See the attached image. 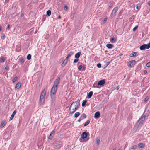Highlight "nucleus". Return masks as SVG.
<instances>
[{"label": "nucleus", "instance_id": "2eb2a0df", "mask_svg": "<svg viewBox=\"0 0 150 150\" xmlns=\"http://www.w3.org/2000/svg\"><path fill=\"white\" fill-rule=\"evenodd\" d=\"M16 113V110H15L14 111L13 113L12 114V115H11V117L10 118V120H11L13 119V118L15 115Z\"/></svg>", "mask_w": 150, "mask_h": 150}, {"label": "nucleus", "instance_id": "c03bdc74", "mask_svg": "<svg viewBox=\"0 0 150 150\" xmlns=\"http://www.w3.org/2000/svg\"><path fill=\"white\" fill-rule=\"evenodd\" d=\"M74 15H75V13H73L72 14H71V18H74Z\"/></svg>", "mask_w": 150, "mask_h": 150}, {"label": "nucleus", "instance_id": "0e129e2a", "mask_svg": "<svg viewBox=\"0 0 150 150\" xmlns=\"http://www.w3.org/2000/svg\"><path fill=\"white\" fill-rule=\"evenodd\" d=\"M118 150H122L121 149H119Z\"/></svg>", "mask_w": 150, "mask_h": 150}, {"label": "nucleus", "instance_id": "c756f323", "mask_svg": "<svg viewBox=\"0 0 150 150\" xmlns=\"http://www.w3.org/2000/svg\"><path fill=\"white\" fill-rule=\"evenodd\" d=\"M110 40L112 42H115L116 41L114 37L112 38Z\"/></svg>", "mask_w": 150, "mask_h": 150}, {"label": "nucleus", "instance_id": "1a4fd4ad", "mask_svg": "<svg viewBox=\"0 0 150 150\" xmlns=\"http://www.w3.org/2000/svg\"><path fill=\"white\" fill-rule=\"evenodd\" d=\"M55 133V131L54 130H53L50 133V134L49 135V136L48 137V139L50 140L52 139L53 138V137Z\"/></svg>", "mask_w": 150, "mask_h": 150}, {"label": "nucleus", "instance_id": "423d86ee", "mask_svg": "<svg viewBox=\"0 0 150 150\" xmlns=\"http://www.w3.org/2000/svg\"><path fill=\"white\" fill-rule=\"evenodd\" d=\"M60 78L59 77H57L55 81L53 86L57 87L60 82Z\"/></svg>", "mask_w": 150, "mask_h": 150}, {"label": "nucleus", "instance_id": "a878e982", "mask_svg": "<svg viewBox=\"0 0 150 150\" xmlns=\"http://www.w3.org/2000/svg\"><path fill=\"white\" fill-rule=\"evenodd\" d=\"M81 119H83L85 118H86V115L84 114L83 113L81 115V117H80Z\"/></svg>", "mask_w": 150, "mask_h": 150}, {"label": "nucleus", "instance_id": "72a5a7b5", "mask_svg": "<svg viewBox=\"0 0 150 150\" xmlns=\"http://www.w3.org/2000/svg\"><path fill=\"white\" fill-rule=\"evenodd\" d=\"M47 16H49L51 14V11L50 10H48L47 12Z\"/></svg>", "mask_w": 150, "mask_h": 150}, {"label": "nucleus", "instance_id": "a18cd8bd", "mask_svg": "<svg viewBox=\"0 0 150 150\" xmlns=\"http://www.w3.org/2000/svg\"><path fill=\"white\" fill-rule=\"evenodd\" d=\"M5 38V35H4L2 36L1 38V39L2 40L4 39Z\"/></svg>", "mask_w": 150, "mask_h": 150}, {"label": "nucleus", "instance_id": "e433bc0d", "mask_svg": "<svg viewBox=\"0 0 150 150\" xmlns=\"http://www.w3.org/2000/svg\"><path fill=\"white\" fill-rule=\"evenodd\" d=\"M5 60L4 58V57H2L0 59V61L1 62H3Z\"/></svg>", "mask_w": 150, "mask_h": 150}, {"label": "nucleus", "instance_id": "393cba45", "mask_svg": "<svg viewBox=\"0 0 150 150\" xmlns=\"http://www.w3.org/2000/svg\"><path fill=\"white\" fill-rule=\"evenodd\" d=\"M21 86V83H18L16 84L15 87V88L17 89H19L20 88Z\"/></svg>", "mask_w": 150, "mask_h": 150}, {"label": "nucleus", "instance_id": "8fccbe9b", "mask_svg": "<svg viewBox=\"0 0 150 150\" xmlns=\"http://www.w3.org/2000/svg\"><path fill=\"white\" fill-rule=\"evenodd\" d=\"M107 20V18H105L103 20V22L104 23H105Z\"/></svg>", "mask_w": 150, "mask_h": 150}, {"label": "nucleus", "instance_id": "3c124183", "mask_svg": "<svg viewBox=\"0 0 150 150\" xmlns=\"http://www.w3.org/2000/svg\"><path fill=\"white\" fill-rule=\"evenodd\" d=\"M8 69V67H6L5 68V70H7Z\"/></svg>", "mask_w": 150, "mask_h": 150}, {"label": "nucleus", "instance_id": "58836bf2", "mask_svg": "<svg viewBox=\"0 0 150 150\" xmlns=\"http://www.w3.org/2000/svg\"><path fill=\"white\" fill-rule=\"evenodd\" d=\"M149 98V97L148 96H147L144 99V101L145 102H146Z\"/></svg>", "mask_w": 150, "mask_h": 150}, {"label": "nucleus", "instance_id": "680f3d73", "mask_svg": "<svg viewBox=\"0 0 150 150\" xmlns=\"http://www.w3.org/2000/svg\"><path fill=\"white\" fill-rule=\"evenodd\" d=\"M61 18V16H59L58 17V18L60 19V18Z\"/></svg>", "mask_w": 150, "mask_h": 150}, {"label": "nucleus", "instance_id": "052dcab7", "mask_svg": "<svg viewBox=\"0 0 150 150\" xmlns=\"http://www.w3.org/2000/svg\"><path fill=\"white\" fill-rule=\"evenodd\" d=\"M1 29H2V28L0 26V31H1Z\"/></svg>", "mask_w": 150, "mask_h": 150}, {"label": "nucleus", "instance_id": "dca6fc26", "mask_svg": "<svg viewBox=\"0 0 150 150\" xmlns=\"http://www.w3.org/2000/svg\"><path fill=\"white\" fill-rule=\"evenodd\" d=\"M144 146L145 144L143 143H140L138 144V147L139 148H144Z\"/></svg>", "mask_w": 150, "mask_h": 150}, {"label": "nucleus", "instance_id": "7ed1b4c3", "mask_svg": "<svg viewBox=\"0 0 150 150\" xmlns=\"http://www.w3.org/2000/svg\"><path fill=\"white\" fill-rule=\"evenodd\" d=\"M78 109L76 107L72 106L71 105L69 108V111L70 113H73Z\"/></svg>", "mask_w": 150, "mask_h": 150}, {"label": "nucleus", "instance_id": "9b49d317", "mask_svg": "<svg viewBox=\"0 0 150 150\" xmlns=\"http://www.w3.org/2000/svg\"><path fill=\"white\" fill-rule=\"evenodd\" d=\"M100 112L99 111H97L95 114L94 117L96 119H98L100 117Z\"/></svg>", "mask_w": 150, "mask_h": 150}, {"label": "nucleus", "instance_id": "bb28decb", "mask_svg": "<svg viewBox=\"0 0 150 150\" xmlns=\"http://www.w3.org/2000/svg\"><path fill=\"white\" fill-rule=\"evenodd\" d=\"M140 49L141 50H143L145 49V47L144 44L143 45L140 47H139Z\"/></svg>", "mask_w": 150, "mask_h": 150}, {"label": "nucleus", "instance_id": "e2e57ef3", "mask_svg": "<svg viewBox=\"0 0 150 150\" xmlns=\"http://www.w3.org/2000/svg\"><path fill=\"white\" fill-rule=\"evenodd\" d=\"M111 8V6H110L109 7V8Z\"/></svg>", "mask_w": 150, "mask_h": 150}, {"label": "nucleus", "instance_id": "f03ea898", "mask_svg": "<svg viewBox=\"0 0 150 150\" xmlns=\"http://www.w3.org/2000/svg\"><path fill=\"white\" fill-rule=\"evenodd\" d=\"M46 94L45 90V89H43L42 91L40 96V103H43L44 100V98Z\"/></svg>", "mask_w": 150, "mask_h": 150}, {"label": "nucleus", "instance_id": "de8ad7c7", "mask_svg": "<svg viewBox=\"0 0 150 150\" xmlns=\"http://www.w3.org/2000/svg\"><path fill=\"white\" fill-rule=\"evenodd\" d=\"M97 66L99 68H100L101 67V64H98L97 65Z\"/></svg>", "mask_w": 150, "mask_h": 150}, {"label": "nucleus", "instance_id": "774afa93", "mask_svg": "<svg viewBox=\"0 0 150 150\" xmlns=\"http://www.w3.org/2000/svg\"><path fill=\"white\" fill-rule=\"evenodd\" d=\"M149 42H150V41Z\"/></svg>", "mask_w": 150, "mask_h": 150}, {"label": "nucleus", "instance_id": "f257e3e1", "mask_svg": "<svg viewBox=\"0 0 150 150\" xmlns=\"http://www.w3.org/2000/svg\"><path fill=\"white\" fill-rule=\"evenodd\" d=\"M57 90V87L53 86L51 88L50 94L51 98L52 99L55 98V95L56 93Z\"/></svg>", "mask_w": 150, "mask_h": 150}, {"label": "nucleus", "instance_id": "c9c22d12", "mask_svg": "<svg viewBox=\"0 0 150 150\" xmlns=\"http://www.w3.org/2000/svg\"><path fill=\"white\" fill-rule=\"evenodd\" d=\"M87 102V101L86 100H84L82 103V106H83V107L84 106H85V105H86V103Z\"/></svg>", "mask_w": 150, "mask_h": 150}, {"label": "nucleus", "instance_id": "412c9836", "mask_svg": "<svg viewBox=\"0 0 150 150\" xmlns=\"http://www.w3.org/2000/svg\"><path fill=\"white\" fill-rule=\"evenodd\" d=\"M93 94V92L92 91H90V92H89L88 93V95L87 96V98L88 99L90 98L92 96Z\"/></svg>", "mask_w": 150, "mask_h": 150}, {"label": "nucleus", "instance_id": "a19ab883", "mask_svg": "<svg viewBox=\"0 0 150 150\" xmlns=\"http://www.w3.org/2000/svg\"><path fill=\"white\" fill-rule=\"evenodd\" d=\"M146 66L147 67H150V62L147 63L146 64Z\"/></svg>", "mask_w": 150, "mask_h": 150}, {"label": "nucleus", "instance_id": "c85d7f7f", "mask_svg": "<svg viewBox=\"0 0 150 150\" xmlns=\"http://www.w3.org/2000/svg\"><path fill=\"white\" fill-rule=\"evenodd\" d=\"M90 121L89 120H88L85 122V123L84 124V126L85 127L87 126L90 123Z\"/></svg>", "mask_w": 150, "mask_h": 150}, {"label": "nucleus", "instance_id": "bf43d9fd", "mask_svg": "<svg viewBox=\"0 0 150 150\" xmlns=\"http://www.w3.org/2000/svg\"><path fill=\"white\" fill-rule=\"evenodd\" d=\"M9 1V0H6L5 2H8Z\"/></svg>", "mask_w": 150, "mask_h": 150}, {"label": "nucleus", "instance_id": "5fc2aeb1", "mask_svg": "<svg viewBox=\"0 0 150 150\" xmlns=\"http://www.w3.org/2000/svg\"><path fill=\"white\" fill-rule=\"evenodd\" d=\"M117 90H118L119 89V86H118L117 87Z\"/></svg>", "mask_w": 150, "mask_h": 150}, {"label": "nucleus", "instance_id": "4d7b16f0", "mask_svg": "<svg viewBox=\"0 0 150 150\" xmlns=\"http://www.w3.org/2000/svg\"><path fill=\"white\" fill-rule=\"evenodd\" d=\"M136 8L137 9H138L139 8V7L138 6H137L136 7Z\"/></svg>", "mask_w": 150, "mask_h": 150}, {"label": "nucleus", "instance_id": "cd10ccee", "mask_svg": "<svg viewBox=\"0 0 150 150\" xmlns=\"http://www.w3.org/2000/svg\"><path fill=\"white\" fill-rule=\"evenodd\" d=\"M80 115V113L79 112H78L75 113L74 114V117L75 118L79 116Z\"/></svg>", "mask_w": 150, "mask_h": 150}, {"label": "nucleus", "instance_id": "4be33fe9", "mask_svg": "<svg viewBox=\"0 0 150 150\" xmlns=\"http://www.w3.org/2000/svg\"><path fill=\"white\" fill-rule=\"evenodd\" d=\"M145 49H149L150 47V42H149V43L146 44H144Z\"/></svg>", "mask_w": 150, "mask_h": 150}, {"label": "nucleus", "instance_id": "473e14b6", "mask_svg": "<svg viewBox=\"0 0 150 150\" xmlns=\"http://www.w3.org/2000/svg\"><path fill=\"white\" fill-rule=\"evenodd\" d=\"M100 142V139L99 138H97L96 139V144L98 145L99 144Z\"/></svg>", "mask_w": 150, "mask_h": 150}, {"label": "nucleus", "instance_id": "f3484780", "mask_svg": "<svg viewBox=\"0 0 150 150\" xmlns=\"http://www.w3.org/2000/svg\"><path fill=\"white\" fill-rule=\"evenodd\" d=\"M106 47L108 49H111L114 47V45L110 44H108L106 45Z\"/></svg>", "mask_w": 150, "mask_h": 150}, {"label": "nucleus", "instance_id": "f8f14e48", "mask_svg": "<svg viewBox=\"0 0 150 150\" xmlns=\"http://www.w3.org/2000/svg\"><path fill=\"white\" fill-rule=\"evenodd\" d=\"M105 83V81L104 80H101L98 81V84L99 85H103Z\"/></svg>", "mask_w": 150, "mask_h": 150}, {"label": "nucleus", "instance_id": "5701e85b", "mask_svg": "<svg viewBox=\"0 0 150 150\" xmlns=\"http://www.w3.org/2000/svg\"><path fill=\"white\" fill-rule=\"evenodd\" d=\"M19 61L20 64H22L24 62V60L22 58H20L19 59Z\"/></svg>", "mask_w": 150, "mask_h": 150}, {"label": "nucleus", "instance_id": "09e8293b", "mask_svg": "<svg viewBox=\"0 0 150 150\" xmlns=\"http://www.w3.org/2000/svg\"><path fill=\"white\" fill-rule=\"evenodd\" d=\"M68 9V7L67 6H65L64 7V9L65 10H66Z\"/></svg>", "mask_w": 150, "mask_h": 150}, {"label": "nucleus", "instance_id": "13d9d810", "mask_svg": "<svg viewBox=\"0 0 150 150\" xmlns=\"http://www.w3.org/2000/svg\"><path fill=\"white\" fill-rule=\"evenodd\" d=\"M116 149H117L116 147H115L113 149V150H116Z\"/></svg>", "mask_w": 150, "mask_h": 150}, {"label": "nucleus", "instance_id": "20e7f679", "mask_svg": "<svg viewBox=\"0 0 150 150\" xmlns=\"http://www.w3.org/2000/svg\"><path fill=\"white\" fill-rule=\"evenodd\" d=\"M118 9V8L117 7H116L114 8L110 16V17L111 18H112V17L115 16V13L117 11Z\"/></svg>", "mask_w": 150, "mask_h": 150}, {"label": "nucleus", "instance_id": "ddd939ff", "mask_svg": "<svg viewBox=\"0 0 150 150\" xmlns=\"http://www.w3.org/2000/svg\"><path fill=\"white\" fill-rule=\"evenodd\" d=\"M87 136V133L86 132H83L81 135V138L82 139L86 138Z\"/></svg>", "mask_w": 150, "mask_h": 150}, {"label": "nucleus", "instance_id": "7c9ffc66", "mask_svg": "<svg viewBox=\"0 0 150 150\" xmlns=\"http://www.w3.org/2000/svg\"><path fill=\"white\" fill-rule=\"evenodd\" d=\"M18 77H15L12 80V81L13 83L15 82L17 80Z\"/></svg>", "mask_w": 150, "mask_h": 150}, {"label": "nucleus", "instance_id": "b1692460", "mask_svg": "<svg viewBox=\"0 0 150 150\" xmlns=\"http://www.w3.org/2000/svg\"><path fill=\"white\" fill-rule=\"evenodd\" d=\"M145 119V115H142V116L141 118L139 119V121L141 120L142 122H144Z\"/></svg>", "mask_w": 150, "mask_h": 150}, {"label": "nucleus", "instance_id": "0eeeda50", "mask_svg": "<svg viewBox=\"0 0 150 150\" xmlns=\"http://www.w3.org/2000/svg\"><path fill=\"white\" fill-rule=\"evenodd\" d=\"M71 105L72 106H74L75 107H76V108L78 109L79 106V104L77 101H75L73 102L71 104Z\"/></svg>", "mask_w": 150, "mask_h": 150}, {"label": "nucleus", "instance_id": "6e6552de", "mask_svg": "<svg viewBox=\"0 0 150 150\" xmlns=\"http://www.w3.org/2000/svg\"><path fill=\"white\" fill-rule=\"evenodd\" d=\"M60 142H56L54 143L55 147L57 149H58L61 147V144H60Z\"/></svg>", "mask_w": 150, "mask_h": 150}, {"label": "nucleus", "instance_id": "9d476101", "mask_svg": "<svg viewBox=\"0 0 150 150\" xmlns=\"http://www.w3.org/2000/svg\"><path fill=\"white\" fill-rule=\"evenodd\" d=\"M143 122H142L141 120L139 121V120L136 123V125L138 127H139L142 125Z\"/></svg>", "mask_w": 150, "mask_h": 150}, {"label": "nucleus", "instance_id": "79ce46f5", "mask_svg": "<svg viewBox=\"0 0 150 150\" xmlns=\"http://www.w3.org/2000/svg\"><path fill=\"white\" fill-rule=\"evenodd\" d=\"M138 27V26H136L135 27H134L133 29V31H135L136 30V29Z\"/></svg>", "mask_w": 150, "mask_h": 150}, {"label": "nucleus", "instance_id": "aec40b11", "mask_svg": "<svg viewBox=\"0 0 150 150\" xmlns=\"http://www.w3.org/2000/svg\"><path fill=\"white\" fill-rule=\"evenodd\" d=\"M74 54V53L73 52H70L69 54L67 55V57L66 58L68 59L72 55Z\"/></svg>", "mask_w": 150, "mask_h": 150}, {"label": "nucleus", "instance_id": "603ef678", "mask_svg": "<svg viewBox=\"0 0 150 150\" xmlns=\"http://www.w3.org/2000/svg\"><path fill=\"white\" fill-rule=\"evenodd\" d=\"M144 74H146L147 73V71L146 70H145L144 71Z\"/></svg>", "mask_w": 150, "mask_h": 150}, {"label": "nucleus", "instance_id": "39448f33", "mask_svg": "<svg viewBox=\"0 0 150 150\" xmlns=\"http://www.w3.org/2000/svg\"><path fill=\"white\" fill-rule=\"evenodd\" d=\"M135 61L134 60H132L129 62L128 63L127 65L129 67H133V66L135 65Z\"/></svg>", "mask_w": 150, "mask_h": 150}, {"label": "nucleus", "instance_id": "f704fd0d", "mask_svg": "<svg viewBox=\"0 0 150 150\" xmlns=\"http://www.w3.org/2000/svg\"><path fill=\"white\" fill-rule=\"evenodd\" d=\"M31 55L30 54H29L27 56V59L28 60H29L31 59Z\"/></svg>", "mask_w": 150, "mask_h": 150}, {"label": "nucleus", "instance_id": "6ab92c4d", "mask_svg": "<svg viewBox=\"0 0 150 150\" xmlns=\"http://www.w3.org/2000/svg\"><path fill=\"white\" fill-rule=\"evenodd\" d=\"M68 60V59L66 58L63 61V63L62 64V66H64L67 62Z\"/></svg>", "mask_w": 150, "mask_h": 150}, {"label": "nucleus", "instance_id": "49530a36", "mask_svg": "<svg viewBox=\"0 0 150 150\" xmlns=\"http://www.w3.org/2000/svg\"><path fill=\"white\" fill-rule=\"evenodd\" d=\"M10 26V25L9 24H8L7 26V28H6V30H9V28Z\"/></svg>", "mask_w": 150, "mask_h": 150}, {"label": "nucleus", "instance_id": "338daca9", "mask_svg": "<svg viewBox=\"0 0 150 150\" xmlns=\"http://www.w3.org/2000/svg\"><path fill=\"white\" fill-rule=\"evenodd\" d=\"M108 63V64H109V62H107Z\"/></svg>", "mask_w": 150, "mask_h": 150}, {"label": "nucleus", "instance_id": "4c0bfd02", "mask_svg": "<svg viewBox=\"0 0 150 150\" xmlns=\"http://www.w3.org/2000/svg\"><path fill=\"white\" fill-rule=\"evenodd\" d=\"M79 60V59H78L76 58L74 60V63H76Z\"/></svg>", "mask_w": 150, "mask_h": 150}, {"label": "nucleus", "instance_id": "6e6d98bb", "mask_svg": "<svg viewBox=\"0 0 150 150\" xmlns=\"http://www.w3.org/2000/svg\"><path fill=\"white\" fill-rule=\"evenodd\" d=\"M81 120H82V119H81V118L80 117V119L78 120V121L80 122Z\"/></svg>", "mask_w": 150, "mask_h": 150}, {"label": "nucleus", "instance_id": "37998d69", "mask_svg": "<svg viewBox=\"0 0 150 150\" xmlns=\"http://www.w3.org/2000/svg\"><path fill=\"white\" fill-rule=\"evenodd\" d=\"M137 146L136 145H134L133 146L132 148V149L134 150L137 148Z\"/></svg>", "mask_w": 150, "mask_h": 150}, {"label": "nucleus", "instance_id": "4468645a", "mask_svg": "<svg viewBox=\"0 0 150 150\" xmlns=\"http://www.w3.org/2000/svg\"><path fill=\"white\" fill-rule=\"evenodd\" d=\"M6 122L5 120H3L2 121L0 125L1 128H2L6 124Z\"/></svg>", "mask_w": 150, "mask_h": 150}, {"label": "nucleus", "instance_id": "a211bd4d", "mask_svg": "<svg viewBox=\"0 0 150 150\" xmlns=\"http://www.w3.org/2000/svg\"><path fill=\"white\" fill-rule=\"evenodd\" d=\"M81 54V52H79L75 54V58L78 59V58L80 57Z\"/></svg>", "mask_w": 150, "mask_h": 150}, {"label": "nucleus", "instance_id": "ea45409f", "mask_svg": "<svg viewBox=\"0 0 150 150\" xmlns=\"http://www.w3.org/2000/svg\"><path fill=\"white\" fill-rule=\"evenodd\" d=\"M82 65H80L78 67V69L79 70H81V69L82 68Z\"/></svg>", "mask_w": 150, "mask_h": 150}, {"label": "nucleus", "instance_id": "864d4df0", "mask_svg": "<svg viewBox=\"0 0 150 150\" xmlns=\"http://www.w3.org/2000/svg\"><path fill=\"white\" fill-rule=\"evenodd\" d=\"M148 5L150 6V1H149L148 3Z\"/></svg>", "mask_w": 150, "mask_h": 150}, {"label": "nucleus", "instance_id": "2f4dec72", "mask_svg": "<svg viewBox=\"0 0 150 150\" xmlns=\"http://www.w3.org/2000/svg\"><path fill=\"white\" fill-rule=\"evenodd\" d=\"M138 53L137 52H134L132 53V56H131L132 57H134L136 56L137 54Z\"/></svg>", "mask_w": 150, "mask_h": 150}, {"label": "nucleus", "instance_id": "69168bd1", "mask_svg": "<svg viewBox=\"0 0 150 150\" xmlns=\"http://www.w3.org/2000/svg\"><path fill=\"white\" fill-rule=\"evenodd\" d=\"M108 63V64H109V62H107Z\"/></svg>", "mask_w": 150, "mask_h": 150}]
</instances>
